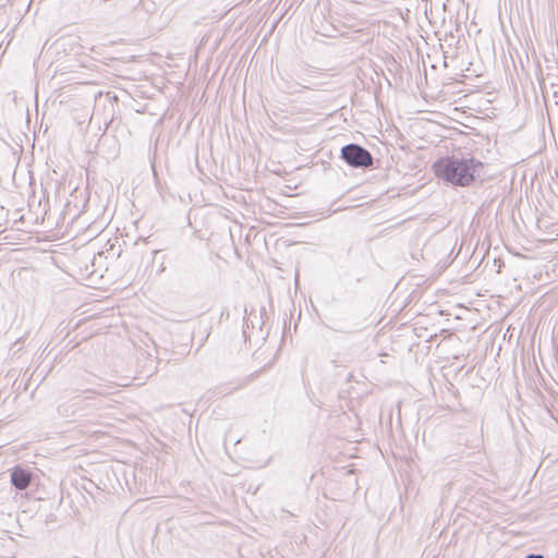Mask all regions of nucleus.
<instances>
[{"mask_svg":"<svg viewBox=\"0 0 558 558\" xmlns=\"http://www.w3.org/2000/svg\"><path fill=\"white\" fill-rule=\"evenodd\" d=\"M436 175L456 186H469L478 177L483 162L475 158L448 156L438 159L434 166Z\"/></svg>","mask_w":558,"mask_h":558,"instance_id":"nucleus-1","label":"nucleus"},{"mask_svg":"<svg viewBox=\"0 0 558 558\" xmlns=\"http://www.w3.org/2000/svg\"><path fill=\"white\" fill-rule=\"evenodd\" d=\"M341 158L353 168H367L373 165L372 154L359 144H348L341 148Z\"/></svg>","mask_w":558,"mask_h":558,"instance_id":"nucleus-2","label":"nucleus"},{"mask_svg":"<svg viewBox=\"0 0 558 558\" xmlns=\"http://www.w3.org/2000/svg\"><path fill=\"white\" fill-rule=\"evenodd\" d=\"M11 484L19 490L28 488L36 480V474L21 465H16L11 470Z\"/></svg>","mask_w":558,"mask_h":558,"instance_id":"nucleus-3","label":"nucleus"},{"mask_svg":"<svg viewBox=\"0 0 558 558\" xmlns=\"http://www.w3.org/2000/svg\"><path fill=\"white\" fill-rule=\"evenodd\" d=\"M525 558H544L542 555L530 554Z\"/></svg>","mask_w":558,"mask_h":558,"instance_id":"nucleus-4","label":"nucleus"},{"mask_svg":"<svg viewBox=\"0 0 558 558\" xmlns=\"http://www.w3.org/2000/svg\"><path fill=\"white\" fill-rule=\"evenodd\" d=\"M97 393H99V395H107V392H105V391H97Z\"/></svg>","mask_w":558,"mask_h":558,"instance_id":"nucleus-5","label":"nucleus"}]
</instances>
